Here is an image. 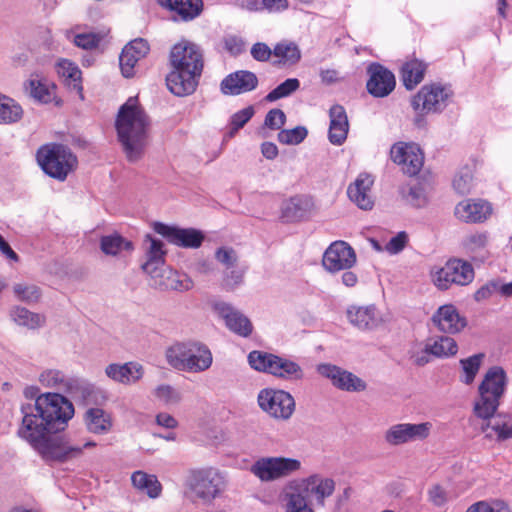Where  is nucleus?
I'll return each mask as SVG.
<instances>
[{"mask_svg":"<svg viewBox=\"0 0 512 512\" xmlns=\"http://www.w3.org/2000/svg\"><path fill=\"white\" fill-rule=\"evenodd\" d=\"M21 412L23 417L18 435L45 461L64 462L80 456L84 448L96 445L93 441L73 445L60 436H50L64 430L74 415L73 404L60 393L41 394L36 397L33 405H23Z\"/></svg>","mask_w":512,"mask_h":512,"instance_id":"f257e3e1","label":"nucleus"},{"mask_svg":"<svg viewBox=\"0 0 512 512\" xmlns=\"http://www.w3.org/2000/svg\"><path fill=\"white\" fill-rule=\"evenodd\" d=\"M170 64L173 69L166 77L168 89L176 96L192 94L204 67L200 47L188 41L175 44L170 51Z\"/></svg>","mask_w":512,"mask_h":512,"instance_id":"f03ea898","label":"nucleus"},{"mask_svg":"<svg viewBox=\"0 0 512 512\" xmlns=\"http://www.w3.org/2000/svg\"><path fill=\"white\" fill-rule=\"evenodd\" d=\"M115 125L128 161L139 160L147 145L150 119L137 97L128 98L120 107Z\"/></svg>","mask_w":512,"mask_h":512,"instance_id":"7ed1b4c3","label":"nucleus"},{"mask_svg":"<svg viewBox=\"0 0 512 512\" xmlns=\"http://www.w3.org/2000/svg\"><path fill=\"white\" fill-rule=\"evenodd\" d=\"M505 371L498 366L490 368L478 387V397L473 404V415L482 421L494 418L504 395Z\"/></svg>","mask_w":512,"mask_h":512,"instance_id":"20e7f679","label":"nucleus"},{"mask_svg":"<svg viewBox=\"0 0 512 512\" xmlns=\"http://www.w3.org/2000/svg\"><path fill=\"white\" fill-rule=\"evenodd\" d=\"M167 362L175 369L187 372H203L212 365V353L199 342H180L166 351Z\"/></svg>","mask_w":512,"mask_h":512,"instance_id":"39448f33","label":"nucleus"},{"mask_svg":"<svg viewBox=\"0 0 512 512\" xmlns=\"http://www.w3.org/2000/svg\"><path fill=\"white\" fill-rule=\"evenodd\" d=\"M36 156L44 173L58 181H65L78 164L77 157L70 148L58 143L41 146Z\"/></svg>","mask_w":512,"mask_h":512,"instance_id":"423d86ee","label":"nucleus"},{"mask_svg":"<svg viewBox=\"0 0 512 512\" xmlns=\"http://www.w3.org/2000/svg\"><path fill=\"white\" fill-rule=\"evenodd\" d=\"M248 363L256 371L271 374L286 381H299L304 378L302 367L284 357L254 350L248 354Z\"/></svg>","mask_w":512,"mask_h":512,"instance_id":"0eeeda50","label":"nucleus"},{"mask_svg":"<svg viewBox=\"0 0 512 512\" xmlns=\"http://www.w3.org/2000/svg\"><path fill=\"white\" fill-rule=\"evenodd\" d=\"M186 486L203 504H211L225 489L223 474L214 467L191 469Z\"/></svg>","mask_w":512,"mask_h":512,"instance_id":"6e6552de","label":"nucleus"},{"mask_svg":"<svg viewBox=\"0 0 512 512\" xmlns=\"http://www.w3.org/2000/svg\"><path fill=\"white\" fill-rule=\"evenodd\" d=\"M450 88L441 84H427L421 87L418 93L412 98L411 105L417 113L415 123L421 127L424 124L423 116L429 113L443 111L452 97Z\"/></svg>","mask_w":512,"mask_h":512,"instance_id":"1a4fd4ad","label":"nucleus"},{"mask_svg":"<svg viewBox=\"0 0 512 512\" xmlns=\"http://www.w3.org/2000/svg\"><path fill=\"white\" fill-rule=\"evenodd\" d=\"M257 403L260 409L275 420H289L295 412L294 397L287 391L264 388L259 391Z\"/></svg>","mask_w":512,"mask_h":512,"instance_id":"9d476101","label":"nucleus"},{"mask_svg":"<svg viewBox=\"0 0 512 512\" xmlns=\"http://www.w3.org/2000/svg\"><path fill=\"white\" fill-rule=\"evenodd\" d=\"M301 468V462L288 457H261L251 466L250 471L262 482L285 478Z\"/></svg>","mask_w":512,"mask_h":512,"instance_id":"9b49d317","label":"nucleus"},{"mask_svg":"<svg viewBox=\"0 0 512 512\" xmlns=\"http://www.w3.org/2000/svg\"><path fill=\"white\" fill-rule=\"evenodd\" d=\"M432 430V423H398L384 433V441L390 446H400L411 442L424 441Z\"/></svg>","mask_w":512,"mask_h":512,"instance_id":"f8f14e48","label":"nucleus"},{"mask_svg":"<svg viewBox=\"0 0 512 512\" xmlns=\"http://www.w3.org/2000/svg\"><path fill=\"white\" fill-rule=\"evenodd\" d=\"M474 278L472 266L462 260H449L433 275L434 284L441 290L448 289L452 284L467 285Z\"/></svg>","mask_w":512,"mask_h":512,"instance_id":"ddd939ff","label":"nucleus"},{"mask_svg":"<svg viewBox=\"0 0 512 512\" xmlns=\"http://www.w3.org/2000/svg\"><path fill=\"white\" fill-rule=\"evenodd\" d=\"M154 231L167 239L171 244L183 248L197 249L204 241L202 231L195 228H180L177 226H169L167 224L154 223Z\"/></svg>","mask_w":512,"mask_h":512,"instance_id":"4468645a","label":"nucleus"},{"mask_svg":"<svg viewBox=\"0 0 512 512\" xmlns=\"http://www.w3.org/2000/svg\"><path fill=\"white\" fill-rule=\"evenodd\" d=\"M391 159L402 167L405 174L417 175L424 163V155L416 144L397 143L390 151Z\"/></svg>","mask_w":512,"mask_h":512,"instance_id":"2eb2a0df","label":"nucleus"},{"mask_svg":"<svg viewBox=\"0 0 512 512\" xmlns=\"http://www.w3.org/2000/svg\"><path fill=\"white\" fill-rule=\"evenodd\" d=\"M317 372L329 379L332 384L343 391L348 392H361L367 387L364 380L336 365L332 364H319L317 366Z\"/></svg>","mask_w":512,"mask_h":512,"instance_id":"dca6fc26","label":"nucleus"},{"mask_svg":"<svg viewBox=\"0 0 512 512\" xmlns=\"http://www.w3.org/2000/svg\"><path fill=\"white\" fill-rule=\"evenodd\" d=\"M356 263L353 248L344 241L333 242L325 251L322 259L324 268L329 272L348 270Z\"/></svg>","mask_w":512,"mask_h":512,"instance_id":"f3484780","label":"nucleus"},{"mask_svg":"<svg viewBox=\"0 0 512 512\" xmlns=\"http://www.w3.org/2000/svg\"><path fill=\"white\" fill-rule=\"evenodd\" d=\"M369 79L366 84L367 91L374 97L388 96L395 88L394 74L379 63H372L367 68Z\"/></svg>","mask_w":512,"mask_h":512,"instance_id":"a211bd4d","label":"nucleus"},{"mask_svg":"<svg viewBox=\"0 0 512 512\" xmlns=\"http://www.w3.org/2000/svg\"><path fill=\"white\" fill-rule=\"evenodd\" d=\"M349 323L361 331H373L383 323V315L373 304L351 305L346 311Z\"/></svg>","mask_w":512,"mask_h":512,"instance_id":"6ab92c4d","label":"nucleus"},{"mask_svg":"<svg viewBox=\"0 0 512 512\" xmlns=\"http://www.w3.org/2000/svg\"><path fill=\"white\" fill-rule=\"evenodd\" d=\"M258 86V77L254 72L238 70L228 74L220 83L224 95H240L253 91Z\"/></svg>","mask_w":512,"mask_h":512,"instance_id":"aec40b11","label":"nucleus"},{"mask_svg":"<svg viewBox=\"0 0 512 512\" xmlns=\"http://www.w3.org/2000/svg\"><path fill=\"white\" fill-rule=\"evenodd\" d=\"M439 331L446 334H456L467 326V320L461 316L452 304L440 306L431 318Z\"/></svg>","mask_w":512,"mask_h":512,"instance_id":"412c9836","label":"nucleus"},{"mask_svg":"<svg viewBox=\"0 0 512 512\" xmlns=\"http://www.w3.org/2000/svg\"><path fill=\"white\" fill-rule=\"evenodd\" d=\"M39 382L45 387L55 388L70 394L75 393L79 389L88 392L91 391V387L88 383L80 381L77 378L67 377L62 371L56 369L43 371L39 375Z\"/></svg>","mask_w":512,"mask_h":512,"instance_id":"4be33fe9","label":"nucleus"},{"mask_svg":"<svg viewBox=\"0 0 512 512\" xmlns=\"http://www.w3.org/2000/svg\"><path fill=\"white\" fill-rule=\"evenodd\" d=\"M149 50L148 42L142 38L134 39L125 45L119 57L122 75L126 78L134 76L136 64L148 54Z\"/></svg>","mask_w":512,"mask_h":512,"instance_id":"5701e85b","label":"nucleus"},{"mask_svg":"<svg viewBox=\"0 0 512 512\" xmlns=\"http://www.w3.org/2000/svg\"><path fill=\"white\" fill-rule=\"evenodd\" d=\"M314 203L311 197L295 195L283 201L281 205V218L284 222L293 223L310 217Z\"/></svg>","mask_w":512,"mask_h":512,"instance_id":"b1692460","label":"nucleus"},{"mask_svg":"<svg viewBox=\"0 0 512 512\" xmlns=\"http://www.w3.org/2000/svg\"><path fill=\"white\" fill-rule=\"evenodd\" d=\"M143 245L145 248V262L142 264V270L151 276H158L159 269L165 263L166 251L161 240L150 234L145 235Z\"/></svg>","mask_w":512,"mask_h":512,"instance_id":"393cba45","label":"nucleus"},{"mask_svg":"<svg viewBox=\"0 0 512 512\" xmlns=\"http://www.w3.org/2000/svg\"><path fill=\"white\" fill-rule=\"evenodd\" d=\"M216 310L225 320L226 326L229 330L241 337H248L251 335L253 325L249 318L239 310L224 302L218 303L216 305Z\"/></svg>","mask_w":512,"mask_h":512,"instance_id":"a878e982","label":"nucleus"},{"mask_svg":"<svg viewBox=\"0 0 512 512\" xmlns=\"http://www.w3.org/2000/svg\"><path fill=\"white\" fill-rule=\"evenodd\" d=\"M455 216L466 223L483 222L491 213L488 202L483 200L465 199L455 207Z\"/></svg>","mask_w":512,"mask_h":512,"instance_id":"bb28decb","label":"nucleus"},{"mask_svg":"<svg viewBox=\"0 0 512 512\" xmlns=\"http://www.w3.org/2000/svg\"><path fill=\"white\" fill-rule=\"evenodd\" d=\"M374 180L370 174L361 173L351 183L347 189L348 197L360 209L369 210L373 207V199L371 197V187Z\"/></svg>","mask_w":512,"mask_h":512,"instance_id":"cd10ccee","label":"nucleus"},{"mask_svg":"<svg viewBox=\"0 0 512 512\" xmlns=\"http://www.w3.org/2000/svg\"><path fill=\"white\" fill-rule=\"evenodd\" d=\"M105 374L114 382L130 385L143 377L144 370L143 366L137 362L111 363L105 368Z\"/></svg>","mask_w":512,"mask_h":512,"instance_id":"c85d7f7f","label":"nucleus"},{"mask_svg":"<svg viewBox=\"0 0 512 512\" xmlns=\"http://www.w3.org/2000/svg\"><path fill=\"white\" fill-rule=\"evenodd\" d=\"M329 116L328 139L331 144L340 146L345 142L349 131L346 111L341 105H333L329 110Z\"/></svg>","mask_w":512,"mask_h":512,"instance_id":"c756f323","label":"nucleus"},{"mask_svg":"<svg viewBox=\"0 0 512 512\" xmlns=\"http://www.w3.org/2000/svg\"><path fill=\"white\" fill-rule=\"evenodd\" d=\"M489 233L475 232L468 234L462 241L463 249L470 259L478 264L484 263L489 257Z\"/></svg>","mask_w":512,"mask_h":512,"instance_id":"7c9ffc66","label":"nucleus"},{"mask_svg":"<svg viewBox=\"0 0 512 512\" xmlns=\"http://www.w3.org/2000/svg\"><path fill=\"white\" fill-rule=\"evenodd\" d=\"M157 3L175 13V20L190 21L200 15L202 0H157Z\"/></svg>","mask_w":512,"mask_h":512,"instance_id":"2f4dec72","label":"nucleus"},{"mask_svg":"<svg viewBox=\"0 0 512 512\" xmlns=\"http://www.w3.org/2000/svg\"><path fill=\"white\" fill-rule=\"evenodd\" d=\"M57 72L63 78L66 86L74 91L81 100H84L82 72L79 67L73 62L63 59L58 62Z\"/></svg>","mask_w":512,"mask_h":512,"instance_id":"473e14b6","label":"nucleus"},{"mask_svg":"<svg viewBox=\"0 0 512 512\" xmlns=\"http://www.w3.org/2000/svg\"><path fill=\"white\" fill-rule=\"evenodd\" d=\"M457 351L456 341L449 336L441 335L427 339L423 353L436 358H449L456 355Z\"/></svg>","mask_w":512,"mask_h":512,"instance_id":"72a5a7b5","label":"nucleus"},{"mask_svg":"<svg viewBox=\"0 0 512 512\" xmlns=\"http://www.w3.org/2000/svg\"><path fill=\"white\" fill-rule=\"evenodd\" d=\"M84 423L93 434H107L112 428L110 413L101 408H89L84 414Z\"/></svg>","mask_w":512,"mask_h":512,"instance_id":"f704fd0d","label":"nucleus"},{"mask_svg":"<svg viewBox=\"0 0 512 512\" xmlns=\"http://www.w3.org/2000/svg\"><path fill=\"white\" fill-rule=\"evenodd\" d=\"M303 483L307 492L314 495L320 505H324V499L331 496L335 490L333 479L323 478L318 474L309 476Z\"/></svg>","mask_w":512,"mask_h":512,"instance_id":"c9c22d12","label":"nucleus"},{"mask_svg":"<svg viewBox=\"0 0 512 512\" xmlns=\"http://www.w3.org/2000/svg\"><path fill=\"white\" fill-rule=\"evenodd\" d=\"M131 481L136 489L146 493L152 499L161 495L162 485L155 475L139 470L132 474Z\"/></svg>","mask_w":512,"mask_h":512,"instance_id":"e433bc0d","label":"nucleus"},{"mask_svg":"<svg viewBox=\"0 0 512 512\" xmlns=\"http://www.w3.org/2000/svg\"><path fill=\"white\" fill-rule=\"evenodd\" d=\"M426 67V64L418 59L405 62L401 68L403 85L408 90L415 88L423 80Z\"/></svg>","mask_w":512,"mask_h":512,"instance_id":"4c0bfd02","label":"nucleus"},{"mask_svg":"<svg viewBox=\"0 0 512 512\" xmlns=\"http://www.w3.org/2000/svg\"><path fill=\"white\" fill-rule=\"evenodd\" d=\"M481 431L485 433V438L495 439L498 442L512 438V425L495 417L489 421H483Z\"/></svg>","mask_w":512,"mask_h":512,"instance_id":"58836bf2","label":"nucleus"},{"mask_svg":"<svg viewBox=\"0 0 512 512\" xmlns=\"http://www.w3.org/2000/svg\"><path fill=\"white\" fill-rule=\"evenodd\" d=\"M273 55L278 58L275 65H295L301 59V51L293 42H282L275 45Z\"/></svg>","mask_w":512,"mask_h":512,"instance_id":"ea45409f","label":"nucleus"},{"mask_svg":"<svg viewBox=\"0 0 512 512\" xmlns=\"http://www.w3.org/2000/svg\"><path fill=\"white\" fill-rule=\"evenodd\" d=\"M10 316L17 325L24 326L29 329L39 328L45 322V318L42 315L31 312L28 309L20 306L12 308L10 311Z\"/></svg>","mask_w":512,"mask_h":512,"instance_id":"a19ab883","label":"nucleus"},{"mask_svg":"<svg viewBox=\"0 0 512 512\" xmlns=\"http://www.w3.org/2000/svg\"><path fill=\"white\" fill-rule=\"evenodd\" d=\"M22 107L12 98L0 94V124H13L21 120Z\"/></svg>","mask_w":512,"mask_h":512,"instance_id":"79ce46f5","label":"nucleus"},{"mask_svg":"<svg viewBox=\"0 0 512 512\" xmlns=\"http://www.w3.org/2000/svg\"><path fill=\"white\" fill-rule=\"evenodd\" d=\"M100 247L103 253L106 255H117L122 249L132 250L133 244L130 241H126L122 236L118 234L103 236L100 240Z\"/></svg>","mask_w":512,"mask_h":512,"instance_id":"37998d69","label":"nucleus"},{"mask_svg":"<svg viewBox=\"0 0 512 512\" xmlns=\"http://www.w3.org/2000/svg\"><path fill=\"white\" fill-rule=\"evenodd\" d=\"M300 88V81L297 78H288L276 88L271 90L265 97L268 102H274L293 94Z\"/></svg>","mask_w":512,"mask_h":512,"instance_id":"c03bdc74","label":"nucleus"},{"mask_svg":"<svg viewBox=\"0 0 512 512\" xmlns=\"http://www.w3.org/2000/svg\"><path fill=\"white\" fill-rule=\"evenodd\" d=\"M483 358H484V354L478 353V354L472 355L466 359H462L460 361V364H461L463 372H464V376L462 378L463 383L469 385L474 381V379L480 369L481 362H482Z\"/></svg>","mask_w":512,"mask_h":512,"instance_id":"a18cd8bd","label":"nucleus"},{"mask_svg":"<svg viewBox=\"0 0 512 512\" xmlns=\"http://www.w3.org/2000/svg\"><path fill=\"white\" fill-rule=\"evenodd\" d=\"M255 111H254V108L252 106H248L246 108H243L239 111H237L236 113H234L231 117H230V121H229V131L227 133V135L229 137H234L235 134L241 129L243 128L246 123L249 122V120L253 117Z\"/></svg>","mask_w":512,"mask_h":512,"instance_id":"49530a36","label":"nucleus"},{"mask_svg":"<svg viewBox=\"0 0 512 512\" xmlns=\"http://www.w3.org/2000/svg\"><path fill=\"white\" fill-rule=\"evenodd\" d=\"M13 291L19 301L28 304L37 302L41 297V290L34 284L18 283L13 286Z\"/></svg>","mask_w":512,"mask_h":512,"instance_id":"de8ad7c7","label":"nucleus"},{"mask_svg":"<svg viewBox=\"0 0 512 512\" xmlns=\"http://www.w3.org/2000/svg\"><path fill=\"white\" fill-rule=\"evenodd\" d=\"M474 186V178L470 169L464 168L460 170L453 180V187L455 191L461 195H466L472 192Z\"/></svg>","mask_w":512,"mask_h":512,"instance_id":"09e8293b","label":"nucleus"},{"mask_svg":"<svg viewBox=\"0 0 512 512\" xmlns=\"http://www.w3.org/2000/svg\"><path fill=\"white\" fill-rule=\"evenodd\" d=\"M308 131L303 126H297L293 129H282L277 139L280 143L286 145H297L300 144L307 137Z\"/></svg>","mask_w":512,"mask_h":512,"instance_id":"8fccbe9b","label":"nucleus"},{"mask_svg":"<svg viewBox=\"0 0 512 512\" xmlns=\"http://www.w3.org/2000/svg\"><path fill=\"white\" fill-rule=\"evenodd\" d=\"M245 269L237 265L223 272L222 285L226 290H233L243 283Z\"/></svg>","mask_w":512,"mask_h":512,"instance_id":"3c124183","label":"nucleus"},{"mask_svg":"<svg viewBox=\"0 0 512 512\" xmlns=\"http://www.w3.org/2000/svg\"><path fill=\"white\" fill-rule=\"evenodd\" d=\"M286 512H314L300 492L286 494Z\"/></svg>","mask_w":512,"mask_h":512,"instance_id":"603ef678","label":"nucleus"},{"mask_svg":"<svg viewBox=\"0 0 512 512\" xmlns=\"http://www.w3.org/2000/svg\"><path fill=\"white\" fill-rule=\"evenodd\" d=\"M155 397L166 405L177 404L181 401L180 392L171 385L162 384L155 388Z\"/></svg>","mask_w":512,"mask_h":512,"instance_id":"864d4df0","label":"nucleus"},{"mask_svg":"<svg viewBox=\"0 0 512 512\" xmlns=\"http://www.w3.org/2000/svg\"><path fill=\"white\" fill-rule=\"evenodd\" d=\"M215 259L221 263L225 269H230L238 263L237 253L231 247L218 248L215 252Z\"/></svg>","mask_w":512,"mask_h":512,"instance_id":"5fc2aeb1","label":"nucleus"},{"mask_svg":"<svg viewBox=\"0 0 512 512\" xmlns=\"http://www.w3.org/2000/svg\"><path fill=\"white\" fill-rule=\"evenodd\" d=\"M286 123L285 113L278 108L271 109L265 116L264 125L271 130H279Z\"/></svg>","mask_w":512,"mask_h":512,"instance_id":"6e6d98bb","label":"nucleus"},{"mask_svg":"<svg viewBox=\"0 0 512 512\" xmlns=\"http://www.w3.org/2000/svg\"><path fill=\"white\" fill-rule=\"evenodd\" d=\"M101 40L102 37L97 33H81L75 36L74 43L82 49L91 50L98 47Z\"/></svg>","mask_w":512,"mask_h":512,"instance_id":"4d7b16f0","label":"nucleus"},{"mask_svg":"<svg viewBox=\"0 0 512 512\" xmlns=\"http://www.w3.org/2000/svg\"><path fill=\"white\" fill-rule=\"evenodd\" d=\"M466 512H510L508 506L502 501L487 503L484 501L471 505Z\"/></svg>","mask_w":512,"mask_h":512,"instance_id":"13d9d810","label":"nucleus"},{"mask_svg":"<svg viewBox=\"0 0 512 512\" xmlns=\"http://www.w3.org/2000/svg\"><path fill=\"white\" fill-rule=\"evenodd\" d=\"M428 498L433 505L438 507L445 505L446 502L448 501V495L446 490L439 484H435L429 488Z\"/></svg>","mask_w":512,"mask_h":512,"instance_id":"bf43d9fd","label":"nucleus"},{"mask_svg":"<svg viewBox=\"0 0 512 512\" xmlns=\"http://www.w3.org/2000/svg\"><path fill=\"white\" fill-rule=\"evenodd\" d=\"M408 241V235L406 232L401 231L396 236L392 237L389 242L386 244V251L390 254H397L401 252Z\"/></svg>","mask_w":512,"mask_h":512,"instance_id":"052dcab7","label":"nucleus"},{"mask_svg":"<svg viewBox=\"0 0 512 512\" xmlns=\"http://www.w3.org/2000/svg\"><path fill=\"white\" fill-rule=\"evenodd\" d=\"M251 56L259 62H266L270 59L273 54V50L263 42L255 43L251 48Z\"/></svg>","mask_w":512,"mask_h":512,"instance_id":"680f3d73","label":"nucleus"},{"mask_svg":"<svg viewBox=\"0 0 512 512\" xmlns=\"http://www.w3.org/2000/svg\"><path fill=\"white\" fill-rule=\"evenodd\" d=\"M407 201L415 207L424 206L427 202V198L423 188L419 185L411 187L407 194Z\"/></svg>","mask_w":512,"mask_h":512,"instance_id":"e2e57ef3","label":"nucleus"},{"mask_svg":"<svg viewBox=\"0 0 512 512\" xmlns=\"http://www.w3.org/2000/svg\"><path fill=\"white\" fill-rule=\"evenodd\" d=\"M497 291H499L498 290V282L490 281V282L486 283L485 285H483L482 287H480L475 292L474 297H475L476 301L486 300V299L490 298Z\"/></svg>","mask_w":512,"mask_h":512,"instance_id":"0e129e2a","label":"nucleus"},{"mask_svg":"<svg viewBox=\"0 0 512 512\" xmlns=\"http://www.w3.org/2000/svg\"><path fill=\"white\" fill-rule=\"evenodd\" d=\"M263 10L270 13H280L288 9V0H263Z\"/></svg>","mask_w":512,"mask_h":512,"instance_id":"69168bd1","label":"nucleus"},{"mask_svg":"<svg viewBox=\"0 0 512 512\" xmlns=\"http://www.w3.org/2000/svg\"><path fill=\"white\" fill-rule=\"evenodd\" d=\"M157 425L166 429H174L177 427V420L170 414L162 412L156 415Z\"/></svg>","mask_w":512,"mask_h":512,"instance_id":"338daca9","label":"nucleus"},{"mask_svg":"<svg viewBox=\"0 0 512 512\" xmlns=\"http://www.w3.org/2000/svg\"><path fill=\"white\" fill-rule=\"evenodd\" d=\"M261 153L266 159L273 160L278 156V147L273 142H263L261 144Z\"/></svg>","mask_w":512,"mask_h":512,"instance_id":"774afa93","label":"nucleus"}]
</instances>
